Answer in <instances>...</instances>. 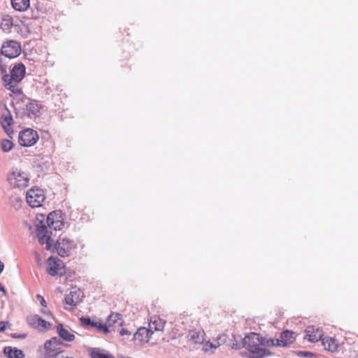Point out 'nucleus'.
<instances>
[{
    "mask_svg": "<svg viewBox=\"0 0 358 358\" xmlns=\"http://www.w3.org/2000/svg\"><path fill=\"white\" fill-rule=\"evenodd\" d=\"M296 355L300 357L314 358L315 357V354L307 351H299Z\"/></svg>",
    "mask_w": 358,
    "mask_h": 358,
    "instance_id": "473e14b6",
    "label": "nucleus"
},
{
    "mask_svg": "<svg viewBox=\"0 0 358 358\" xmlns=\"http://www.w3.org/2000/svg\"><path fill=\"white\" fill-rule=\"evenodd\" d=\"M355 358H358V355L357 357H355Z\"/></svg>",
    "mask_w": 358,
    "mask_h": 358,
    "instance_id": "a19ab883",
    "label": "nucleus"
},
{
    "mask_svg": "<svg viewBox=\"0 0 358 358\" xmlns=\"http://www.w3.org/2000/svg\"><path fill=\"white\" fill-rule=\"evenodd\" d=\"M35 301H36V303L40 304V306L41 307H45V306H48V303H47L46 300L41 294H37L36 296Z\"/></svg>",
    "mask_w": 358,
    "mask_h": 358,
    "instance_id": "2f4dec72",
    "label": "nucleus"
},
{
    "mask_svg": "<svg viewBox=\"0 0 358 358\" xmlns=\"http://www.w3.org/2000/svg\"><path fill=\"white\" fill-rule=\"evenodd\" d=\"M152 332L147 328L141 327L134 335V341L137 345H143L150 339Z\"/></svg>",
    "mask_w": 358,
    "mask_h": 358,
    "instance_id": "f3484780",
    "label": "nucleus"
},
{
    "mask_svg": "<svg viewBox=\"0 0 358 358\" xmlns=\"http://www.w3.org/2000/svg\"><path fill=\"white\" fill-rule=\"evenodd\" d=\"M22 53L21 43L13 39H7L2 43L0 49V57L4 56L8 59H15Z\"/></svg>",
    "mask_w": 358,
    "mask_h": 358,
    "instance_id": "0eeeda50",
    "label": "nucleus"
},
{
    "mask_svg": "<svg viewBox=\"0 0 358 358\" xmlns=\"http://www.w3.org/2000/svg\"><path fill=\"white\" fill-rule=\"evenodd\" d=\"M40 313L47 319L51 318L52 320L55 321V323H57V320L55 317L48 306H46L45 308L41 307L40 309Z\"/></svg>",
    "mask_w": 358,
    "mask_h": 358,
    "instance_id": "c756f323",
    "label": "nucleus"
},
{
    "mask_svg": "<svg viewBox=\"0 0 358 358\" xmlns=\"http://www.w3.org/2000/svg\"><path fill=\"white\" fill-rule=\"evenodd\" d=\"M45 198V191L37 186L31 187L26 193V201L31 208L41 206Z\"/></svg>",
    "mask_w": 358,
    "mask_h": 358,
    "instance_id": "6e6552de",
    "label": "nucleus"
},
{
    "mask_svg": "<svg viewBox=\"0 0 358 358\" xmlns=\"http://www.w3.org/2000/svg\"><path fill=\"white\" fill-rule=\"evenodd\" d=\"M26 103V114L28 117L34 119L39 117L43 111V108L36 101L27 99Z\"/></svg>",
    "mask_w": 358,
    "mask_h": 358,
    "instance_id": "dca6fc26",
    "label": "nucleus"
},
{
    "mask_svg": "<svg viewBox=\"0 0 358 358\" xmlns=\"http://www.w3.org/2000/svg\"><path fill=\"white\" fill-rule=\"evenodd\" d=\"M322 342L324 348L331 352H336L339 347V343L332 337H325Z\"/></svg>",
    "mask_w": 358,
    "mask_h": 358,
    "instance_id": "393cba45",
    "label": "nucleus"
},
{
    "mask_svg": "<svg viewBox=\"0 0 358 358\" xmlns=\"http://www.w3.org/2000/svg\"><path fill=\"white\" fill-rule=\"evenodd\" d=\"M206 334L204 331L199 329L191 330L188 334L189 341L194 344H202L204 342Z\"/></svg>",
    "mask_w": 358,
    "mask_h": 358,
    "instance_id": "4be33fe9",
    "label": "nucleus"
},
{
    "mask_svg": "<svg viewBox=\"0 0 358 358\" xmlns=\"http://www.w3.org/2000/svg\"><path fill=\"white\" fill-rule=\"evenodd\" d=\"M57 331L59 336L64 341L71 342L75 339V334L73 331L63 326V324L58 323L57 325Z\"/></svg>",
    "mask_w": 358,
    "mask_h": 358,
    "instance_id": "5701e85b",
    "label": "nucleus"
},
{
    "mask_svg": "<svg viewBox=\"0 0 358 358\" xmlns=\"http://www.w3.org/2000/svg\"><path fill=\"white\" fill-rule=\"evenodd\" d=\"M11 324L8 322L1 321L0 322V332H3L8 329H10Z\"/></svg>",
    "mask_w": 358,
    "mask_h": 358,
    "instance_id": "72a5a7b5",
    "label": "nucleus"
},
{
    "mask_svg": "<svg viewBox=\"0 0 358 358\" xmlns=\"http://www.w3.org/2000/svg\"><path fill=\"white\" fill-rule=\"evenodd\" d=\"M35 261L38 267L44 266L45 271L51 276L64 275L66 273L65 263L56 256H50L43 263L42 254L35 253Z\"/></svg>",
    "mask_w": 358,
    "mask_h": 358,
    "instance_id": "39448f33",
    "label": "nucleus"
},
{
    "mask_svg": "<svg viewBox=\"0 0 358 358\" xmlns=\"http://www.w3.org/2000/svg\"><path fill=\"white\" fill-rule=\"evenodd\" d=\"M39 136L36 131L31 128H26L20 131L18 142L24 147H31L36 143Z\"/></svg>",
    "mask_w": 358,
    "mask_h": 358,
    "instance_id": "f8f14e48",
    "label": "nucleus"
},
{
    "mask_svg": "<svg viewBox=\"0 0 358 358\" xmlns=\"http://www.w3.org/2000/svg\"><path fill=\"white\" fill-rule=\"evenodd\" d=\"M3 355L6 358H24L25 353L20 349L14 346H6L3 350Z\"/></svg>",
    "mask_w": 358,
    "mask_h": 358,
    "instance_id": "412c9836",
    "label": "nucleus"
},
{
    "mask_svg": "<svg viewBox=\"0 0 358 358\" xmlns=\"http://www.w3.org/2000/svg\"><path fill=\"white\" fill-rule=\"evenodd\" d=\"M11 337L14 338L23 339V338H26V334H24L17 335L16 334H11Z\"/></svg>",
    "mask_w": 358,
    "mask_h": 358,
    "instance_id": "c9c22d12",
    "label": "nucleus"
},
{
    "mask_svg": "<svg viewBox=\"0 0 358 358\" xmlns=\"http://www.w3.org/2000/svg\"><path fill=\"white\" fill-rule=\"evenodd\" d=\"M243 347L247 350L248 358H264L271 355L266 350V340L258 334L250 333L243 338Z\"/></svg>",
    "mask_w": 358,
    "mask_h": 358,
    "instance_id": "f03ea898",
    "label": "nucleus"
},
{
    "mask_svg": "<svg viewBox=\"0 0 358 358\" xmlns=\"http://www.w3.org/2000/svg\"><path fill=\"white\" fill-rule=\"evenodd\" d=\"M31 178L32 175L27 169L15 166L8 172L6 182L12 189L22 191L29 186Z\"/></svg>",
    "mask_w": 358,
    "mask_h": 358,
    "instance_id": "20e7f679",
    "label": "nucleus"
},
{
    "mask_svg": "<svg viewBox=\"0 0 358 358\" xmlns=\"http://www.w3.org/2000/svg\"><path fill=\"white\" fill-rule=\"evenodd\" d=\"M166 321L161 318L160 317L154 316L151 317L150 323H149V330L152 332V330L155 331H162L165 326Z\"/></svg>",
    "mask_w": 358,
    "mask_h": 358,
    "instance_id": "b1692460",
    "label": "nucleus"
},
{
    "mask_svg": "<svg viewBox=\"0 0 358 358\" xmlns=\"http://www.w3.org/2000/svg\"><path fill=\"white\" fill-rule=\"evenodd\" d=\"M0 71L3 84L6 90H20L15 87L22 81L26 73V66L22 62L15 64L10 69V74H8L7 65L3 64V59L0 57Z\"/></svg>",
    "mask_w": 358,
    "mask_h": 358,
    "instance_id": "7ed1b4c3",
    "label": "nucleus"
},
{
    "mask_svg": "<svg viewBox=\"0 0 358 358\" xmlns=\"http://www.w3.org/2000/svg\"><path fill=\"white\" fill-rule=\"evenodd\" d=\"M27 322L29 327L42 332H46L53 328V323L51 321L45 320L37 314L29 315Z\"/></svg>",
    "mask_w": 358,
    "mask_h": 358,
    "instance_id": "1a4fd4ad",
    "label": "nucleus"
},
{
    "mask_svg": "<svg viewBox=\"0 0 358 358\" xmlns=\"http://www.w3.org/2000/svg\"><path fill=\"white\" fill-rule=\"evenodd\" d=\"M4 269V264L0 260V274L2 273Z\"/></svg>",
    "mask_w": 358,
    "mask_h": 358,
    "instance_id": "4c0bfd02",
    "label": "nucleus"
},
{
    "mask_svg": "<svg viewBox=\"0 0 358 358\" xmlns=\"http://www.w3.org/2000/svg\"><path fill=\"white\" fill-rule=\"evenodd\" d=\"M83 297V292L77 288H73L64 298V308L72 310L78 306Z\"/></svg>",
    "mask_w": 358,
    "mask_h": 358,
    "instance_id": "4468645a",
    "label": "nucleus"
},
{
    "mask_svg": "<svg viewBox=\"0 0 358 358\" xmlns=\"http://www.w3.org/2000/svg\"><path fill=\"white\" fill-rule=\"evenodd\" d=\"M10 1L12 7L17 11L23 12L30 7V0H11Z\"/></svg>",
    "mask_w": 358,
    "mask_h": 358,
    "instance_id": "a878e982",
    "label": "nucleus"
},
{
    "mask_svg": "<svg viewBox=\"0 0 358 358\" xmlns=\"http://www.w3.org/2000/svg\"><path fill=\"white\" fill-rule=\"evenodd\" d=\"M13 122L10 110L6 106H2L0 112V124L4 132L10 138L14 133L13 129Z\"/></svg>",
    "mask_w": 358,
    "mask_h": 358,
    "instance_id": "9b49d317",
    "label": "nucleus"
},
{
    "mask_svg": "<svg viewBox=\"0 0 358 358\" xmlns=\"http://www.w3.org/2000/svg\"><path fill=\"white\" fill-rule=\"evenodd\" d=\"M16 27L13 22V18L8 15L3 16L0 23V28L4 31H8L13 27Z\"/></svg>",
    "mask_w": 358,
    "mask_h": 358,
    "instance_id": "cd10ccee",
    "label": "nucleus"
},
{
    "mask_svg": "<svg viewBox=\"0 0 358 358\" xmlns=\"http://www.w3.org/2000/svg\"><path fill=\"white\" fill-rule=\"evenodd\" d=\"M227 341V336L220 334L215 337L207 338L206 336L202 345V350L206 353L213 354L222 345Z\"/></svg>",
    "mask_w": 358,
    "mask_h": 358,
    "instance_id": "9d476101",
    "label": "nucleus"
},
{
    "mask_svg": "<svg viewBox=\"0 0 358 358\" xmlns=\"http://www.w3.org/2000/svg\"><path fill=\"white\" fill-rule=\"evenodd\" d=\"M64 358H74L73 357H64Z\"/></svg>",
    "mask_w": 358,
    "mask_h": 358,
    "instance_id": "ea45409f",
    "label": "nucleus"
},
{
    "mask_svg": "<svg viewBox=\"0 0 358 358\" xmlns=\"http://www.w3.org/2000/svg\"><path fill=\"white\" fill-rule=\"evenodd\" d=\"M120 334L122 336H130L131 334V331H129L126 328H122L120 331Z\"/></svg>",
    "mask_w": 358,
    "mask_h": 358,
    "instance_id": "f704fd0d",
    "label": "nucleus"
},
{
    "mask_svg": "<svg viewBox=\"0 0 358 358\" xmlns=\"http://www.w3.org/2000/svg\"><path fill=\"white\" fill-rule=\"evenodd\" d=\"M32 12V18H37L40 15L41 13H43V8L38 3L36 4H34L31 8Z\"/></svg>",
    "mask_w": 358,
    "mask_h": 358,
    "instance_id": "7c9ffc66",
    "label": "nucleus"
},
{
    "mask_svg": "<svg viewBox=\"0 0 358 358\" xmlns=\"http://www.w3.org/2000/svg\"><path fill=\"white\" fill-rule=\"evenodd\" d=\"M0 292H1L4 296L7 295V292L5 287L0 282Z\"/></svg>",
    "mask_w": 358,
    "mask_h": 358,
    "instance_id": "e433bc0d",
    "label": "nucleus"
},
{
    "mask_svg": "<svg viewBox=\"0 0 358 358\" xmlns=\"http://www.w3.org/2000/svg\"><path fill=\"white\" fill-rule=\"evenodd\" d=\"M80 320L83 325L96 328L105 334L108 333V329L105 326V324L102 323L99 320H91L88 317H81Z\"/></svg>",
    "mask_w": 358,
    "mask_h": 358,
    "instance_id": "aec40b11",
    "label": "nucleus"
},
{
    "mask_svg": "<svg viewBox=\"0 0 358 358\" xmlns=\"http://www.w3.org/2000/svg\"><path fill=\"white\" fill-rule=\"evenodd\" d=\"M14 143L10 139L2 138L0 141V148L3 152H8L14 148Z\"/></svg>",
    "mask_w": 358,
    "mask_h": 358,
    "instance_id": "c85d7f7f",
    "label": "nucleus"
},
{
    "mask_svg": "<svg viewBox=\"0 0 358 358\" xmlns=\"http://www.w3.org/2000/svg\"><path fill=\"white\" fill-rule=\"evenodd\" d=\"M90 354L91 358H115L111 353L101 348H92Z\"/></svg>",
    "mask_w": 358,
    "mask_h": 358,
    "instance_id": "bb28decb",
    "label": "nucleus"
},
{
    "mask_svg": "<svg viewBox=\"0 0 358 358\" xmlns=\"http://www.w3.org/2000/svg\"><path fill=\"white\" fill-rule=\"evenodd\" d=\"M296 340V336L294 332L290 331H283L280 338L278 339H267L266 343L268 347L270 346H280V347H289Z\"/></svg>",
    "mask_w": 358,
    "mask_h": 358,
    "instance_id": "ddd939ff",
    "label": "nucleus"
},
{
    "mask_svg": "<svg viewBox=\"0 0 358 358\" xmlns=\"http://www.w3.org/2000/svg\"><path fill=\"white\" fill-rule=\"evenodd\" d=\"M62 342L57 337L48 340L44 343V353L42 358H57L59 352H56L59 349Z\"/></svg>",
    "mask_w": 358,
    "mask_h": 358,
    "instance_id": "2eb2a0df",
    "label": "nucleus"
},
{
    "mask_svg": "<svg viewBox=\"0 0 358 358\" xmlns=\"http://www.w3.org/2000/svg\"><path fill=\"white\" fill-rule=\"evenodd\" d=\"M322 331L319 328L310 327L305 331L304 338L309 342L315 343L322 338Z\"/></svg>",
    "mask_w": 358,
    "mask_h": 358,
    "instance_id": "6ab92c4d",
    "label": "nucleus"
},
{
    "mask_svg": "<svg viewBox=\"0 0 358 358\" xmlns=\"http://www.w3.org/2000/svg\"><path fill=\"white\" fill-rule=\"evenodd\" d=\"M16 92H17V96H22L21 91L17 90V91H16Z\"/></svg>",
    "mask_w": 358,
    "mask_h": 358,
    "instance_id": "58836bf2",
    "label": "nucleus"
},
{
    "mask_svg": "<svg viewBox=\"0 0 358 358\" xmlns=\"http://www.w3.org/2000/svg\"><path fill=\"white\" fill-rule=\"evenodd\" d=\"M123 319L120 314H110L107 319L106 323L105 324V326L108 329V333L110 332L111 330H115L121 327L123 324Z\"/></svg>",
    "mask_w": 358,
    "mask_h": 358,
    "instance_id": "a211bd4d",
    "label": "nucleus"
},
{
    "mask_svg": "<svg viewBox=\"0 0 358 358\" xmlns=\"http://www.w3.org/2000/svg\"><path fill=\"white\" fill-rule=\"evenodd\" d=\"M26 225L30 233L37 238L38 243L45 245V249H50L52 233L48 227L55 231L62 230L65 225V216L61 210L52 211L47 216L37 213Z\"/></svg>",
    "mask_w": 358,
    "mask_h": 358,
    "instance_id": "f257e3e1",
    "label": "nucleus"
},
{
    "mask_svg": "<svg viewBox=\"0 0 358 358\" xmlns=\"http://www.w3.org/2000/svg\"><path fill=\"white\" fill-rule=\"evenodd\" d=\"M50 248L46 249L51 252H55L62 257L71 256L76 252L78 244V242L69 238L66 236L61 234L55 243L53 239L50 238Z\"/></svg>",
    "mask_w": 358,
    "mask_h": 358,
    "instance_id": "423d86ee",
    "label": "nucleus"
}]
</instances>
